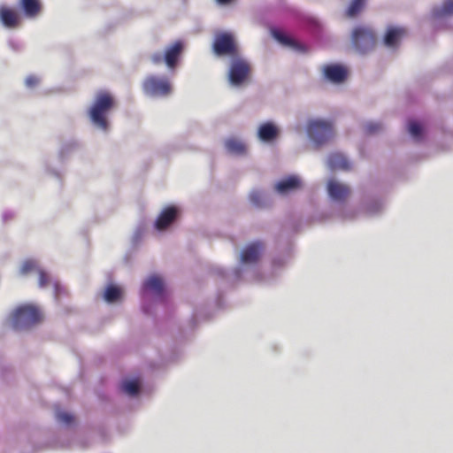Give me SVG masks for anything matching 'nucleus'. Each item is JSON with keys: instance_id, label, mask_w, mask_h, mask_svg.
<instances>
[{"instance_id": "a878e982", "label": "nucleus", "mask_w": 453, "mask_h": 453, "mask_svg": "<svg viewBox=\"0 0 453 453\" xmlns=\"http://www.w3.org/2000/svg\"><path fill=\"white\" fill-rule=\"evenodd\" d=\"M408 130H409V133L414 138V139H420L421 135H422V127L420 126V124L417 121H410L409 123V127H408Z\"/></svg>"}, {"instance_id": "bb28decb", "label": "nucleus", "mask_w": 453, "mask_h": 453, "mask_svg": "<svg viewBox=\"0 0 453 453\" xmlns=\"http://www.w3.org/2000/svg\"><path fill=\"white\" fill-rule=\"evenodd\" d=\"M38 276H39V280H38V283H39V287L40 288H45L46 286H48L50 282V278L49 276V274L42 269H38Z\"/></svg>"}, {"instance_id": "f3484780", "label": "nucleus", "mask_w": 453, "mask_h": 453, "mask_svg": "<svg viewBox=\"0 0 453 453\" xmlns=\"http://www.w3.org/2000/svg\"><path fill=\"white\" fill-rule=\"evenodd\" d=\"M328 167L331 170H349L350 164L348 159L341 153H332L327 160Z\"/></svg>"}, {"instance_id": "2eb2a0df", "label": "nucleus", "mask_w": 453, "mask_h": 453, "mask_svg": "<svg viewBox=\"0 0 453 453\" xmlns=\"http://www.w3.org/2000/svg\"><path fill=\"white\" fill-rule=\"evenodd\" d=\"M0 19L4 26L9 28L16 27L19 24L18 13L6 6L0 7Z\"/></svg>"}, {"instance_id": "aec40b11", "label": "nucleus", "mask_w": 453, "mask_h": 453, "mask_svg": "<svg viewBox=\"0 0 453 453\" xmlns=\"http://www.w3.org/2000/svg\"><path fill=\"white\" fill-rule=\"evenodd\" d=\"M278 134V130L272 123L263 124L258 130V136L262 141L267 142L274 139Z\"/></svg>"}, {"instance_id": "f8f14e48", "label": "nucleus", "mask_w": 453, "mask_h": 453, "mask_svg": "<svg viewBox=\"0 0 453 453\" xmlns=\"http://www.w3.org/2000/svg\"><path fill=\"white\" fill-rule=\"evenodd\" d=\"M406 35L407 31L403 27H389L384 36V44L387 47L395 48Z\"/></svg>"}, {"instance_id": "39448f33", "label": "nucleus", "mask_w": 453, "mask_h": 453, "mask_svg": "<svg viewBox=\"0 0 453 453\" xmlns=\"http://www.w3.org/2000/svg\"><path fill=\"white\" fill-rule=\"evenodd\" d=\"M250 70V63L240 55L232 58L228 72L229 82L234 86L243 84L249 79Z\"/></svg>"}, {"instance_id": "473e14b6", "label": "nucleus", "mask_w": 453, "mask_h": 453, "mask_svg": "<svg viewBox=\"0 0 453 453\" xmlns=\"http://www.w3.org/2000/svg\"><path fill=\"white\" fill-rule=\"evenodd\" d=\"M250 200L252 201V203L254 204H258V201H259L258 194H255V193L251 194L250 195Z\"/></svg>"}, {"instance_id": "7ed1b4c3", "label": "nucleus", "mask_w": 453, "mask_h": 453, "mask_svg": "<svg viewBox=\"0 0 453 453\" xmlns=\"http://www.w3.org/2000/svg\"><path fill=\"white\" fill-rule=\"evenodd\" d=\"M212 50L219 57L229 56L234 58L240 55L236 40L234 35L228 32H220L215 35Z\"/></svg>"}, {"instance_id": "0eeeda50", "label": "nucleus", "mask_w": 453, "mask_h": 453, "mask_svg": "<svg viewBox=\"0 0 453 453\" xmlns=\"http://www.w3.org/2000/svg\"><path fill=\"white\" fill-rule=\"evenodd\" d=\"M352 43L359 52L365 53L373 49L376 37L372 29L359 27L352 33Z\"/></svg>"}, {"instance_id": "ddd939ff", "label": "nucleus", "mask_w": 453, "mask_h": 453, "mask_svg": "<svg viewBox=\"0 0 453 453\" xmlns=\"http://www.w3.org/2000/svg\"><path fill=\"white\" fill-rule=\"evenodd\" d=\"M273 36L282 45L292 48L295 50L304 52L306 51L305 46L289 37L280 30H272Z\"/></svg>"}, {"instance_id": "4468645a", "label": "nucleus", "mask_w": 453, "mask_h": 453, "mask_svg": "<svg viewBox=\"0 0 453 453\" xmlns=\"http://www.w3.org/2000/svg\"><path fill=\"white\" fill-rule=\"evenodd\" d=\"M263 245L260 242H254L247 246L242 252L241 260L242 263H255L258 260Z\"/></svg>"}, {"instance_id": "4be33fe9", "label": "nucleus", "mask_w": 453, "mask_h": 453, "mask_svg": "<svg viewBox=\"0 0 453 453\" xmlns=\"http://www.w3.org/2000/svg\"><path fill=\"white\" fill-rule=\"evenodd\" d=\"M123 392L129 395H135L139 393L140 383L138 380H125L121 385Z\"/></svg>"}, {"instance_id": "7c9ffc66", "label": "nucleus", "mask_w": 453, "mask_h": 453, "mask_svg": "<svg viewBox=\"0 0 453 453\" xmlns=\"http://www.w3.org/2000/svg\"><path fill=\"white\" fill-rule=\"evenodd\" d=\"M381 129V125L379 123H370L366 125L365 130L368 134H374Z\"/></svg>"}, {"instance_id": "cd10ccee", "label": "nucleus", "mask_w": 453, "mask_h": 453, "mask_svg": "<svg viewBox=\"0 0 453 453\" xmlns=\"http://www.w3.org/2000/svg\"><path fill=\"white\" fill-rule=\"evenodd\" d=\"M57 419L65 425H70L73 422L74 418L73 415L64 411H58L56 413Z\"/></svg>"}, {"instance_id": "c85d7f7f", "label": "nucleus", "mask_w": 453, "mask_h": 453, "mask_svg": "<svg viewBox=\"0 0 453 453\" xmlns=\"http://www.w3.org/2000/svg\"><path fill=\"white\" fill-rule=\"evenodd\" d=\"M442 13L447 15L453 14V0H448L444 3L442 7Z\"/></svg>"}, {"instance_id": "9b49d317", "label": "nucleus", "mask_w": 453, "mask_h": 453, "mask_svg": "<svg viewBox=\"0 0 453 453\" xmlns=\"http://www.w3.org/2000/svg\"><path fill=\"white\" fill-rule=\"evenodd\" d=\"M327 190L329 196L336 201H343L350 194V189L347 185L342 184L334 180L328 181Z\"/></svg>"}, {"instance_id": "6ab92c4d", "label": "nucleus", "mask_w": 453, "mask_h": 453, "mask_svg": "<svg viewBox=\"0 0 453 453\" xmlns=\"http://www.w3.org/2000/svg\"><path fill=\"white\" fill-rule=\"evenodd\" d=\"M143 288L151 290L155 294L160 296L164 292V283L160 277L153 275L147 279L143 284Z\"/></svg>"}, {"instance_id": "a211bd4d", "label": "nucleus", "mask_w": 453, "mask_h": 453, "mask_svg": "<svg viewBox=\"0 0 453 453\" xmlns=\"http://www.w3.org/2000/svg\"><path fill=\"white\" fill-rule=\"evenodd\" d=\"M20 6L26 16L29 18L36 17L41 12L39 0H20Z\"/></svg>"}, {"instance_id": "412c9836", "label": "nucleus", "mask_w": 453, "mask_h": 453, "mask_svg": "<svg viewBox=\"0 0 453 453\" xmlns=\"http://www.w3.org/2000/svg\"><path fill=\"white\" fill-rule=\"evenodd\" d=\"M226 150L234 155H243L246 152L245 144L235 138H229L225 142Z\"/></svg>"}, {"instance_id": "72a5a7b5", "label": "nucleus", "mask_w": 453, "mask_h": 453, "mask_svg": "<svg viewBox=\"0 0 453 453\" xmlns=\"http://www.w3.org/2000/svg\"><path fill=\"white\" fill-rule=\"evenodd\" d=\"M232 0H217L218 3L225 4L230 3Z\"/></svg>"}, {"instance_id": "f03ea898", "label": "nucleus", "mask_w": 453, "mask_h": 453, "mask_svg": "<svg viewBox=\"0 0 453 453\" xmlns=\"http://www.w3.org/2000/svg\"><path fill=\"white\" fill-rule=\"evenodd\" d=\"M43 319L41 310L32 304H25L17 308L12 316V325L15 329H26Z\"/></svg>"}, {"instance_id": "6e6552de", "label": "nucleus", "mask_w": 453, "mask_h": 453, "mask_svg": "<svg viewBox=\"0 0 453 453\" xmlns=\"http://www.w3.org/2000/svg\"><path fill=\"white\" fill-rule=\"evenodd\" d=\"M183 51V43L181 41H176L166 47L164 54V60L168 68L174 69L178 60Z\"/></svg>"}, {"instance_id": "423d86ee", "label": "nucleus", "mask_w": 453, "mask_h": 453, "mask_svg": "<svg viewBox=\"0 0 453 453\" xmlns=\"http://www.w3.org/2000/svg\"><path fill=\"white\" fill-rule=\"evenodd\" d=\"M145 94L153 96H165L172 91L170 81L166 78H159L155 75L146 77L142 83Z\"/></svg>"}, {"instance_id": "9d476101", "label": "nucleus", "mask_w": 453, "mask_h": 453, "mask_svg": "<svg viewBox=\"0 0 453 453\" xmlns=\"http://www.w3.org/2000/svg\"><path fill=\"white\" fill-rule=\"evenodd\" d=\"M323 73L325 77L334 83H341L347 77V70L340 65H325Z\"/></svg>"}, {"instance_id": "5701e85b", "label": "nucleus", "mask_w": 453, "mask_h": 453, "mask_svg": "<svg viewBox=\"0 0 453 453\" xmlns=\"http://www.w3.org/2000/svg\"><path fill=\"white\" fill-rule=\"evenodd\" d=\"M366 0H352L348 10L347 16L349 18L357 15L364 8Z\"/></svg>"}, {"instance_id": "1a4fd4ad", "label": "nucleus", "mask_w": 453, "mask_h": 453, "mask_svg": "<svg viewBox=\"0 0 453 453\" xmlns=\"http://www.w3.org/2000/svg\"><path fill=\"white\" fill-rule=\"evenodd\" d=\"M178 209L174 206H168L165 208L158 215L155 227L159 230L166 229L177 218Z\"/></svg>"}, {"instance_id": "f257e3e1", "label": "nucleus", "mask_w": 453, "mask_h": 453, "mask_svg": "<svg viewBox=\"0 0 453 453\" xmlns=\"http://www.w3.org/2000/svg\"><path fill=\"white\" fill-rule=\"evenodd\" d=\"M114 105L115 100L111 94L107 91L98 92L88 111L91 122L98 128L106 131L109 127L107 117Z\"/></svg>"}, {"instance_id": "20e7f679", "label": "nucleus", "mask_w": 453, "mask_h": 453, "mask_svg": "<svg viewBox=\"0 0 453 453\" xmlns=\"http://www.w3.org/2000/svg\"><path fill=\"white\" fill-rule=\"evenodd\" d=\"M307 133L317 144H323L334 135L333 124L322 119L311 120L307 126Z\"/></svg>"}, {"instance_id": "393cba45", "label": "nucleus", "mask_w": 453, "mask_h": 453, "mask_svg": "<svg viewBox=\"0 0 453 453\" xmlns=\"http://www.w3.org/2000/svg\"><path fill=\"white\" fill-rule=\"evenodd\" d=\"M38 269H40V267L38 266L37 262L32 259H28L22 264L20 267V274L27 275L32 272L37 273Z\"/></svg>"}, {"instance_id": "dca6fc26", "label": "nucleus", "mask_w": 453, "mask_h": 453, "mask_svg": "<svg viewBox=\"0 0 453 453\" xmlns=\"http://www.w3.org/2000/svg\"><path fill=\"white\" fill-rule=\"evenodd\" d=\"M301 185V180L297 176H288L276 184V190L280 194H286L300 188Z\"/></svg>"}, {"instance_id": "c756f323", "label": "nucleus", "mask_w": 453, "mask_h": 453, "mask_svg": "<svg viewBox=\"0 0 453 453\" xmlns=\"http://www.w3.org/2000/svg\"><path fill=\"white\" fill-rule=\"evenodd\" d=\"M150 60L156 65H161L163 62H165L164 56L160 52L153 53L150 56Z\"/></svg>"}, {"instance_id": "2f4dec72", "label": "nucleus", "mask_w": 453, "mask_h": 453, "mask_svg": "<svg viewBox=\"0 0 453 453\" xmlns=\"http://www.w3.org/2000/svg\"><path fill=\"white\" fill-rule=\"evenodd\" d=\"M26 85L29 88H33L39 83V79L36 76L30 75L26 79Z\"/></svg>"}, {"instance_id": "b1692460", "label": "nucleus", "mask_w": 453, "mask_h": 453, "mask_svg": "<svg viewBox=\"0 0 453 453\" xmlns=\"http://www.w3.org/2000/svg\"><path fill=\"white\" fill-rule=\"evenodd\" d=\"M120 296V289L115 286H109L104 292V299L109 303L117 301Z\"/></svg>"}]
</instances>
